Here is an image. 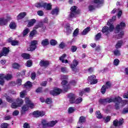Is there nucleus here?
<instances>
[{
  "label": "nucleus",
  "mask_w": 128,
  "mask_h": 128,
  "mask_svg": "<svg viewBox=\"0 0 128 128\" xmlns=\"http://www.w3.org/2000/svg\"><path fill=\"white\" fill-rule=\"evenodd\" d=\"M26 90H24L20 92V98H24V96H26Z\"/></svg>",
  "instance_id": "nucleus-52"
},
{
  "label": "nucleus",
  "mask_w": 128,
  "mask_h": 128,
  "mask_svg": "<svg viewBox=\"0 0 128 128\" xmlns=\"http://www.w3.org/2000/svg\"><path fill=\"white\" fill-rule=\"evenodd\" d=\"M8 52H10V50L6 48H2V54H3V56H6V54H8Z\"/></svg>",
  "instance_id": "nucleus-22"
},
{
  "label": "nucleus",
  "mask_w": 128,
  "mask_h": 128,
  "mask_svg": "<svg viewBox=\"0 0 128 128\" xmlns=\"http://www.w3.org/2000/svg\"><path fill=\"white\" fill-rule=\"evenodd\" d=\"M124 32H120L119 34L116 36V38L118 40H120V38H122V37L124 36Z\"/></svg>",
  "instance_id": "nucleus-27"
},
{
  "label": "nucleus",
  "mask_w": 128,
  "mask_h": 128,
  "mask_svg": "<svg viewBox=\"0 0 128 128\" xmlns=\"http://www.w3.org/2000/svg\"><path fill=\"white\" fill-rule=\"evenodd\" d=\"M32 60H28V61H27L26 66H28V68H30L32 66Z\"/></svg>",
  "instance_id": "nucleus-60"
},
{
  "label": "nucleus",
  "mask_w": 128,
  "mask_h": 128,
  "mask_svg": "<svg viewBox=\"0 0 128 128\" xmlns=\"http://www.w3.org/2000/svg\"><path fill=\"white\" fill-rule=\"evenodd\" d=\"M10 28L12 30H14L16 28V24L15 22H11L10 24Z\"/></svg>",
  "instance_id": "nucleus-33"
},
{
  "label": "nucleus",
  "mask_w": 128,
  "mask_h": 128,
  "mask_svg": "<svg viewBox=\"0 0 128 128\" xmlns=\"http://www.w3.org/2000/svg\"><path fill=\"white\" fill-rule=\"evenodd\" d=\"M113 98H107L106 99H101L100 100V102L102 104H110V102H112Z\"/></svg>",
  "instance_id": "nucleus-9"
},
{
  "label": "nucleus",
  "mask_w": 128,
  "mask_h": 128,
  "mask_svg": "<svg viewBox=\"0 0 128 128\" xmlns=\"http://www.w3.org/2000/svg\"><path fill=\"white\" fill-rule=\"evenodd\" d=\"M78 64V61L76 60H74L70 64V68L74 72H76V68Z\"/></svg>",
  "instance_id": "nucleus-10"
},
{
  "label": "nucleus",
  "mask_w": 128,
  "mask_h": 128,
  "mask_svg": "<svg viewBox=\"0 0 128 128\" xmlns=\"http://www.w3.org/2000/svg\"><path fill=\"white\" fill-rule=\"evenodd\" d=\"M8 123H4L1 124L0 128H8Z\"/></svg>",
  "instance_id": "nucleus-51"
},
{
  "label": "nucleus",
  "mask_w": 128,
  "mask_h": 128,
  "mask_svg": "<svg viewBox=\"0 0 128 128\" xmlns=\"http://www.w3.org/2000/svg\"><path fill=\"white\" fill-rule=\"evenodd\" d=\"M37 14L40 16H44V12L42 10H38Z\"/></svg>",
  "instance_id": "nucleus-63"
},
{
  "label": "nucleus",
  "mask_w": 128,
  "mask_h": 128,
  "mask_svg": "<svg viewBox=\"0 0 128 128\" xmlns=\"http://www.w3.org/2000/svg\"><path fill=\"white\" fill-rule=\"evenodd\" d=\"M105 86L106 88H110L112 86V84H110V82H106Z\"/></svg>",
  "instance_id": "nucleus-62"
},
{
  "label": "nucleus",
  "mask_w": 128,
  "mask_h": 128,
  "mask_svg": "<svg viewBox=\"0 0 128 128\" xmlns=\"http://www.w3.org/2000/svg\"><path fill=\"white\" fill-rule=\"evenodd\" d=\"M84 91H82L80 92V96H82V94H84V92H90V89L88 88H86L84 90Z\"/></svg>",
  "instance_id": "nucleus-29"
},
{
  "label": "nucleus",
  "mask_w": 128,
  "mask_h": 128,
  "mask_svg": "<svg viewBox=\"0 0 128 128\" xmlns=\"http://www.w3.org/2000/svg\"><path fill=\"white\" fill-rule=\"evenodd\" d=\"M62 92V90L58 88H55L54 90L50 92V94L52 96H58Z\"/></svg>",
  "instance_id": "nucleus-7"
},
{
  "label": "nucleus",
  "mask_w": 128,
  "mask_h": 128,
  "mask_svg": "<svg viewBox=\"0 0 128 128\" xmlns=\"http://www.w3.org/2000/svg\"><path fill=\"white\" fill-rule=\"evenodd\" d=\"M119 64H120V60H118V59L114 60V66H118Z\"/></svg>",
  "instance_id": "nucleus-57"
},
{
  "label": "nucleus",
  "mask_w": 128,
  "mask_h": 128,
  "mask_svg": "<svg viewBox=\"0 0 128 128\" xmlns=\"http://www.w3.org/2000/svg\"><path fill=\"white\" fill-rule=\"evenodd\" d=\"M4 76L6 80H10L12 78V76L11 74H7L6 76L4 74Z\"/></svg>",
  "instance_id": "nucleus-23"
},
{
  "label": "nucleus",
  "mask_w": 128,
  "mask_h": 128,
  "mask_svg": "<svg viewBox=\"0 0 128 128\" xmlns=\"http://www.w3.org/2000/svg\"><path fill=\"white\" fill-rule=\"evenodd\" d=\"M36 20L34 19L31 20L28 23L27 26L28 28H30V26H32L36 24Z\"/></svg>",
  "instance_id": "nucleus-20"
},
{
  "label": "nucleus",
  "mask_w": 128,
  "mask_h": 128,
  "mask_svg": "<svg viewBox=\"0 0 128 128\" xmlns=\"http://www.w3.org/2000/svg\"><path fill=\"white\" fill-rule=\"evenodd\" d=\"M90 30V28L88 27L83 30V32H82V34H83L84 36H86V34H88V32Z\"/></svg>",
  "instance_id": "nucleus-30"
},
{
  "label": "nucleus",
  "mask_w": 128,
  "mask_h": 128,
  "mask_svg": "<svg viewBox=\"0 0 128 128\" xmlns=\"http://www.w3.org/2000/svg\"><path fill=\"white\" fill-rule=\"evenodd\" d=\"M100 38H102V34L100 33H98L95 37V40H100Z\"/></svg>",
  "instance_id": "nucleus-48"
},
{
  "label": "nucleus",
  "mask_w": 128,
  "mask_h": 128,
  "mask_svg": "<svg viewBox=\"0 0 128 128\" xmlns=\"http://www.w3.org/2000/svg\"><path fill=\"white\" fill-rule=\"evenodd\" d=\"M60 10H58V8H56L52 11L51 14L53 16H58V14Z\"/></svg>",
  "instance_id": "nucleus-21"
},
{
  "label": "nucleus",
  "mask_w": 128,
  "mask_h": 128,
  "mask_svg": "<svg viewBox=\"0 0 128 128\" xmlns=\"http://www.w3.org/2000/svg\"><path fill=\"white\" fill-rule=\"evenodd\" d=\"M108 27L107 26H104L102 29V32L104 34V32H108Z\"/></svg>",
  "instance_id": "nucleus-44"
},
{
  "label": "nucleus",
  "mask_w": 128,
  "mask_h": 128,
  "mask_svg": "<svg viewBox=\"0 0 128 128\" xmlns=\"http://www.w3.org/2000/svg\"><path fill=\"white\" fill-rule=\"evenodd\" d=\"M60 70H61V72H64V74H66L68 72V70H66V67H62Z\"/></svg>",
  "instance_id": "nucleus-55"
},
{
  "label": "nucleus",
  "mask_w": 128,
  "mask_h": 128,
  "mask_svg": "<svg viewBox=\"0 0 128 128\" xmlns=\"http://www.w3.org/2000/svg\"><path fill=\"white\" fill-rule=\"evenodd\" d=\"M112 102H115L114 108L116 110L122 108L126 104H128V100H123L120 96H117L113 98Z\"/></svg>",
  "instance_id": "nucleus-1"
},
{
  "label": "nucleus",
  "mask_w": 128,
  "mask_h": 128,
  "mask_svg": "<svg viewBox=\"0 0 128 128\" xmlns=\"http://www.w3.org/2000/svg\"><path fill=\"white\" fill-rule=\"evenodd\" d=\"M40 126H42L43 128H48V122L46 120H43L41 122Z\"/></svg>",
  "instance_id": "nucleus-13"
},
{
  "label": "nucleus",
  "mask_w": 128,
  "mask_h": 128,
  "mask_svg": "<svg viewBox=\"0 0 128 128\" xmlns=\"http://www.w3.org/2000/svg\"><path fill=\"white\" fill-rule=\"evenodd\" d=\"M12 46H18V42L16 40H13L12 42Z\"/></svg>",
  "instance_id": "nucleus-64"
},
{
  "label": "nucleus",
  "mask_w": 128,
  "mask_h": 128,
  "mask_svg": "<svg viewBox=\"0 0 128 128\" xmlns=\"http://www.w3.org/2000/svg\"><path fill=\"white\" fill-rule=\"evenodd\" d=\"M94 3L97 4H104V0H94Z\"/></svg>",
  "instance_id": "nucleus-41"
},
{
  "label": "nucleus",
  "mask_w": 128,
  "mask_h": 128,
  "mask_svg": "<svg viewBox=\"0 0 128 128\" xmlns=\"http://www.w3.org/2000/svg\"><path fill=\"white\" fill-rule=\"evenodd\" d=\"M24 128H30V124L28 122H25L23 126Z\"/></svg>",
  "instance_id": "nucleus-59"
},
{
  "label": "nucleus",
  "mask_w": 128,
  "mask_h": 128,
  "mask_svg": "<svg viewBox=\"0 0 128 128\" xmlns=\"http://www.w3.org/2000/svg\"><path fill=\"white\" fill-rule=\"evenodd\" d=\"M122 42H123L122 40L118 41L116 45V48H120L122 47Z\"/></svg>",
  "instance_id": "nucleus-35"
},
{
  "label": "nucleus",
  "mask_w": 128,
  "mask_h": 128,
  "mask_svg": "<svg viewBox=\"0 0 128 128\" xmlns=\"http://www.w3.org/2000/svg\"><path fill=\"white\" fill-rule=\"evenodd\" d=\"M50 44H51V46H56L58 44V42L54 40H52L50 41Z\"/></svg>",
  "instance_id": "nucleus-46"
},
{
  "label": "nucleus",
  "mask_w": 128,
  "mask_h": 128,
  "mask_svg": "<svg viewBox=\"0 0 128 128\" xmlns=\"http://www.w3.org/2000/svg\"><path fill=\"white\" fill-rule=\"evenodd\" d=\"M22 56L26 60H28L30 58V54H22Z\"/></svg>",
  "instance_id": "nucleus-43"
},
{
  "label": "nucleus",
  "mask_w": 128,
  "mask_h": 128,
  "mask_svg": "<svg viewBox=\"0 0 128 128\" xmlns=\"http://www.w3.org/2000/svg\"><path fill=\"white\" fill-rule=\"evenodd\" d=\"M78 28H76V29L74 30V33H73V36H78Z\"/></svg>",
  "instance_id": "nucleus-58"
},
{
  "label": "nucleus",
  "mask_w": 128,
  "mask_h": 128,
  "mask_svg": "<svg viewBox=\"0 0 128 128\" xmlns=\"http://www.w3.org/2000/svg\"><path fill=\"white\" fill-rule=\"evenodd\" d=\"M24 104V100L20 98H18L16 100V102H14L11 105L12 108H20Z\"/></svg>",
  "instance_id": "nucleus-4"
},
{
  "label": "nucleus",
  "mask_w": 128,
  "mask_h": 128,
  "mask_svg": "<svg viewBox=\"0 0 128 128\" xmlns=\"http://www.w3.org/2000/svg\"><path fill=\"white\" fill-rule=\"evenodd\" d=\"M20 68V64H18L16 62H14L12 64V68H13L18 70V68Z\"/></svg>",
  "instance_id": "nucleus-34"
},
{
  "label": "nucleus",
  "mask_w": 128,
  "mask_h": 128,
  "mask_svg": "<svg viewBox=\"0 0 128 128\" xmlns=\"http://www.w3.org/2000/svg\"><path fill=\"white\" fill-rule=\"evenodd\" d=\"M40 66H44V68H46L50 66V62L48 60H41L40 62Z\"/></svg>",
  "instance_id": "nucleus-11"
},
{
  "label": "nucleus",
  "mask_w": 128,
  "mask_h": 128,
  "mask_svg": "<svg viewBox=\"0 0 128 128\" xmlns=\"http://www.w3.org/2000/svg\"><path fill=\"white\" fill-rule=\"evenodd\" d=\"M30 32V29L28 28H26V29H24L23 31V36H26V35L28 34Z\"/></svg>",
  "instance_id": "nucleus-38"
},
{
  "label": "nucleus",
  "mask_w": 128,
  "mask_h": 128,
  "mask_svg": "<svg viewBox=\"0 0 128 128\" xmlns=\"http://www.w3.org/2000/svg\"><path fill=\"white\" fill-rule=\"evenodd\" d=\"M18 114H20V112L16 110L12 112V116H18Z\"/></svg>",
  "instance_id": "nucleus-61"
},
{
  "label": "nucleus",
  "mask_w": 128,
  "mask_h": 128,
  "mask_svg": "<svg viewBox=\"0 0 128 128\" xmlns=\"http://www.w3.org/2000/svg\"><path fill=\"white\" fill-rule=\"evenodd\" d=\"M96 114L98 118H102V113H100V112L96 111Z\"/></svg>",
  "instance_id": "nucleus-39"
},
{
  "label": "nucleus",
  "mask_w": 128,
  "mask_h": 128,
  "mask_svg": "<svg viewBox=\"0 0 128 128\" xmlns=\"http://www.w3.org/2000/svg\"><path fill=\"white\" fill-rule=\"evenodd\" d=\"M56 122H58V121L56 120L51 121L50 122H48V127L50 126L51 128H52V126H54L56 124Z\"/></svg>",
  "instance_id": "nucleus-36"
},
{
  "label": "nucleus",
  "mask_w": 128,
  "mask_h": 128,
  "mask_svg": "<svg viewBox=\"0 0 128 128\" xmlns=\"http://www.w3.org/2000/svg\"><path fill=\"white\" fill-rule=\"evenodd\" d=\"M44 3H36L35 4V6H36V8H44Z\"/></svg>",
  "instance_id": "nucleus-47"
},
{
  "label": "nucleus",
  "mask_w": 128,
  "mask_h": 128,
  "mask_svg": "<svg viewBox=\"0 0 128 128\" xmlns=\"http://www.w3.org/2000/svg\"><path fill=\"white\" fill-rule=\"evenodd\" d=\"M78 7L76 6H73L70 8V14L68 15V16L70 18H76L78 14H80V12L78 10H77Z\"/></svg>",
  "instance_id": "nucleus-3"
},
{
  "label": "nucleus",
  "mask_w": 128,
  "mask_h": 128,
  "mask_svg": "<svg viewBox=\"0 0 128 128\" xmlns=\"http://www.w3.org/2000/svg\"><path fill=\"white\" fill-rule=\"evenodd\" d=\"M41 44L43 46H48V44H50V42H48V39L46 38L45 40H43L42 41Z\"/></svg>",
  "instance_id": "nucleus-18"
},
{
  "label": "nucleus",
  "mask_w": 128,
  "mask_h": 128,
  "mask_svg": "<svg viewBox=\"0 0 128 128\" xmlns=\"http://www.w3.org/2000/svg\"><path fill=\"white\" fill-rule=\"evenodd\" d=\"M4 96L6 98V100L8 102L12 103V102H14V100H12V98L10 96H8L6 94H4Z\"/></svg>",
  "instance_id": "nucleus-24"
},
{
  "label": "nucleus",
  "mask_w": 128,
  "mask_h": 128,
  "mask_svg": "<svg viewBox=\"0 0 128 128\" xmlns=\"http://www.w3.org/2000/svg\"><path fill=\"white\" fill-rule=\"evenodd\" d=\"M52 102V98H48L46 100V103L47 104H50Z\"/></svg>",
  "instance_id": "nucleus-50"
},
{
  "label": "nucleus",
  "mask_w": 128,
  "mask_h": 128,
  "mask_svg": "<svg viewBox=\"0 0 128 128\" xmlns=\"http://www.w3.org/2000/svg\"><path fill=\"white\" fill-rule=\"evenodd\" d=\"M100 92L102 94H106V86L104 85L102 86Z\"/></svg>",
  "instance_id": "nucleus-40"
},
{
  "label": "nucleus",
  "mask_w": 128,
  "mask_h": 128,
  "mask_svg": "<svg viewBox=\"0 0 128 128\" xmlns=\"http://www.w3.org/2000/svg\"><path fill=\"white\" fill-rule=\"evenodd\" d=\"M114 54L116 56H120V52L118 50H116L114 52Z\"/></svg>",
  "instance_id": "nucleus-42"
},
{
  "label": "nucleus",
  "mask_w": 128,
  "mask_h": 128,
  "mask_svg": "<svg viewBox=\"0 0 128 128\" xmlns=\"http://www.w3.org/2000/svg\"><path fill=\"white\" fill-rule=\"evenodd\" d=\"M66 58V54H63L60 57L59 60L62 62V64L64 62V58Z\"/></svg>",
  "instance_id": "nucleus-32"
},
{
  "label": "nucleus",
  "mask_w": 128,
  "mask_h": 128,
  "mask_svg": "<svg viewBox=\"0 0 128 128\" xmlns=\"http://www.w3.org/2000/svg\"><path fill=\"white\" fill-rule=\"evenodd\" d=\"M70 50L72 52H76L78 48H76V46H72Z\"/></svg>",
  "instance_id": "nucleus-56"
},
{
  "label": "nucleus",
  "mask_w": 128,
  "mask_h": 128,
  "mask_svg": "<svg viewBox=\"0 0 128 128\" xmlns=\"http://www.w3.org/2000/svg\"><path fill=\"white\" fill-rule=\"evenodd\" d=\"M25 16H26V12H21L17 16V20H22L24 18Z\"/></svg>",
  "instance_id": "nucleus-19"
},
{
  "label": "nucleus",
  "mask_w": 128,
  "mask_h": 128,
  "mask_svg": "<svg viewBox=\"0 0 128 128\" xmlns=\"http://www.w3.org/2000/svg\"><path fill=\"white\" fill-rule=\"evenodd\" d=\"M46 114V112L42 111H35L33 112V116L35 118H40V116H44Z\"/></svg>",
  "instance_id": "nucleus-6"
},
{
  "label": "nucleus",
  "mask_w": 128,
  "mask_h": 128,
  "mask_svg": "<svg viewBox=\"0 0 128 128\" xmlns=\"http://www.w3.org/2000/svg\"><path fill=\"white\" fill-rule=\"evenodd\" d=\"M32 82L30 81L27 82L24 84V87L26 88H32Z\"/></svg>",
  "instance_id": "nucleus-28"
},
{
  "label": "nucleus",
  "mask_w": 128,
  "mask_h": 128,
  "mask_svg": "<svg viewBox=\"0 0 128 128\" xmlns=\"http://www.w3.org/2000/svg\"><path fill=\"white\" fill-rule=\"evenodd\" d=\"M82 102V98H77L76 100H74V102L75 104H80Z\"/></svg>",
  "instance_id": "nucleus-45"
},
{
  "label": "nucleus",
  "mask_w": 128,
  "mask_h": 128,
  "mask_svg": "<svg viewBox=\"0 0 128 128\" xmlns=\"http://www.w3.org/2000/svg\"><path fill=\"white\" fill-rule=\"evenodd\" d=\"M66 32H67V34H72V28H70V24H66Z\"/></svg>",
  "instance_id": "nucleus-16"
},
{
  "label": "nucleus",
  "mask_w": 128,
  "mask_h": 128,
  "mask_svg": "<svg viewBox=\"0 0 128 128\" xmlns=\"http://www.w3.org/2000/svg\"><path fill=\"white\" fill-rule=\"evenodd\" d=\"M25 102L26 104H24L22 107V114H26V112H28V108H34V104L32 102V101L30 100L28 98H25Z\"/></svg>",
  "instance_id": "nucleus-2"
},
{
  "label": "nucleus",
  "mask_w": 128,
  "mask_h": 128,
  "mask_svg": "<svg viewBox=\"0 0 128 128\" xmlns=\"http://www.w3.org/2000/svg\"><path fill=\"white\" fill-rule=\"evenodd\" d=\"M66 46V44L64 42H62L60 44H59V48H64V47Z\"/></svg>",
  "instance_id": "nucleus-53"
},
{
  "label": "nucleus",
  "mask_w": 128,
  "mask_h": 128,
  "mask_svg": "<svg viewBox=\"0 0 128 128\" xmlns=\"http://www.w3.org/2000/svg\"><path fill=\"white\" fill-rule=\"evenodd\" d=\"M96 77L94 75H92L88 77V82H90L91 84H94L98 83V80L96 79Z\"/></svg>",
  "instance_id": "nucleus-5"
},
{
  "label": "nucleus",
  "mask_w": 128,
  "mask_h": 128,
  "mask_svg": "<svg viewBox=\"0 0 128 128\" xmlns=\"http://www.w3.org/2000/svg\"><path fill=\"white\" fill-rule=\"evenodd\" d=\"M36 48V46L30 45V47L28 48V50L29 52L34 50Z\"/></svg>",
  "instance_id": "nucleus-37"
},
{
  "label": "nucleus",
  "mask_w": 128,
  "mask_h": 128,
  "mask_svg": "<svg viewBox=\"0 0 128 128\" xmlns=\"http://www.w3.org/2000/svg\"><path fill=\"white\" fill-rule=\"evenodd\" d=\"M123 28H126V23L121 22L120 25L118 24L116 26L115 32H120V30H122Z\"/></svg>",
  "instance_id": "nucleus-8"
},
{
  "label": "nucleus",
  "mask_w": 128,
  "mask_h": 128,
  "mask_svg": "<svg viewBox=\"0 0 128 128\" xmlns=\"http://www.w3.org/2000/svg\"><path fill=\"white\" fill-rule=\"evenodd\" d=\"M112 19L109 20L107 23V26H110L108 28V30L110 32H112L114 30V25L112 24Z\"/></svg>",
  "instance_id": "nucleus-12"
},
{
  "label": "nucleus",
  "mask_w": 128,
  "mask_h": 128,
  "mask_svg": "<svg viewBox=\"0 0 128 128\" xmlns=\"http://www.w3.org/2000/svg\"><path fill=\"white\" fill-rule=\"evenodd\" d=\"M42 26H44V23H42V22H40L34 26V30H38V28H42Z\"/></svg>",
  "instance_id": "nucleus-26"
},
{
  "label": "nucleus",
  "mask_w": 128,
  "mask_h": 128,
  "mask_svg": "<svg viewBox=\"0 0 128 128\" xmlns=\"http://www.w3.org/2000/svg\"><path fill=\"white\" fill-rule=\"evenodd\" d=\"M8 24V19L4 18H0V26H6Z\"/></svg>",
  "instance_id": "nucleus-14"
},
{
  "label": "nucleus",
  "mask_w": 128,
  "mask_h": 128,
  "mask_svg": "<svg viewBox=\"0 0 128 128\" xmlns=\"http://www.w3.org/2000/svg\"><path fill=\"white\" fill-rule=\"evenodd\" d=\"M43 8L48 10H52V5L50 4L44 3Z\"/></svg>",
  "instance_id": "nucleus-17"
},
{
  "label": "nucleus",
  "mask_w": 128,
  "mask_h": 128,
  "mask_svg": "<svg viewBox=\"0 0 128 128\" xmlns=\"http://www.w3.org/2000/svg\"><path fill=\"white\" fill-rule=\"evenodd\" d=\"M36 34V30L34 29V30L32 32H31L30 33V38H32V36H34V34Z\"/></svg>",
  "instance_id": "nucleus-49"
},
{
  "label": "nucleus",
  "mask_w": 128,
  "mask_h": 128,
  "mask_svg": "<svg viewBox=\"0 0 128 128\" xmlns=\"http://www.w3.org/2000/svg\"><path fill=\"white\" fill-rule=\"evenodd\" d=\"M74 112V108L72 107L69 108L68 110V114H72V112Z\"/></svg>",
  "instance_id": "nucleus-54"
},
{
  "label": "nucleus",
  "mask_w": 128,
  "mask_h": 128,
  "mask_svg": "<svg viewBox=\"0 0 128 128\" xmlns=\"http://www.w3.org/2000/svg\"><path fill=\"white\" fill-rule=\"evenodd\" d=\"M68 98L70 99V101L71 102H74V100H76V95L73 94H70L68 95Z\"/></svg>",
  "instance_id": "nucleus-15"
},
{
  "label": "nucleus",
  "mask_w": 128,
  "mask_h": 128,
  "mask_svg": "<svg viewBox=\"0 0 128 128\" xmlns=\"http://www.w3.org/2000/svg\"><path fill=\"white\" fill-rule=\"evenodd\" d=\"M84 122H86V118H84V116H80L78 124H84Z\"/></svg>",
  "instance_id": "nucleus-31"
},
{
  "label": "nucleus",
  "mask_w": 128,
  "mask_h": 128,
  "mask_svg": "<svg viewBox=\"0 0 128 128\" xmlns=\"http://www.w3.org/2000/svg\"><path fill=\"white\" fill-rule=\"evenodd\" d=\"M4 74H1L0 76V84L4 86Z\"/></svg>",
  "instance_id": "nucleus-25"
}]
</instances>
